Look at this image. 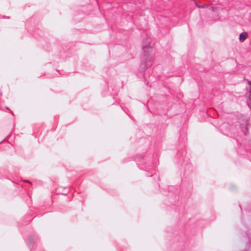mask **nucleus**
I'll use <instances>...</instances> for the list:
<instances>
[{"instance_id": "obj_1", "label": "nucleus", "mask_w": 251, "mask_h": 251, "mask_svg": "<svg viewBox=\"0 0 251 251\" xmlns=\"http://www.w3.org/2000/svg\"><path fill=\"white\" fill-rule=\"evenodd\" d=\"M153 60V57L151 55H148L145 58V66L147 67H150L152 65V62Z\"/></svg>"}, {"instance_id": "obj_2", "label": "nucleus", "mask_w": 251, "mask_h": 251, "mask_svg": "<svg viewBox=\"0 0 251 251\" xmlns=\"http://www.w3.org/2000/svg\"><path fill=\"white\" fill-rule=\"evenodd\" d=\"M248 33L246 32L241 33L239 35V40L241 42H244L248 37Z\"/></svg>"}, {"instance_id": "obj_4", "label": "nucleus", "mask_w": 251, "mask_h": 251, "mask_svg": "<svg viewBox=\"0 0 251 251\" xmlns=\"http://www.w3.org/2000/svg\"><path fill=\"white\" fill-rule=\"evenodd\" d=\"M248 104L250 109H251V95H249V100H248Z\"/></svg>"}, {"instance_id": "obj_5", "label": "nucleus", "mask_w": 251, "mask_h": 251, "mask_svg": "<svg viewBox=\"0 0 251 251\" xmlns=\"http://www.w3.org/2000/svg\"><path fill=\"white\" fill-rule=\"evenodd\" d=\"M249 84L251 86V89H250V95H251V81H248Z\"/></svg>"}, {"instance_id": "obj_3", "label": "nucleus", "mask_w": 251, "mask_h": 251, "mask_svg": "<svg viewBox=\"0 0 251 251\" xmlns=\"http://www.w3.org/2000/svg\"><path fill=\"white\" fill-rule=\"evenodd\" d=\"M143 50L145 52H150L151 50V48L149 45H146L143 46Z\"/></svg>"}]
</instances>
